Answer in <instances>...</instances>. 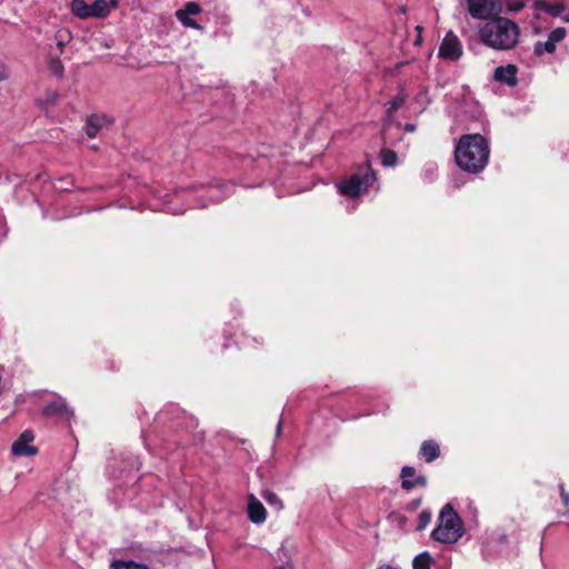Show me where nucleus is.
<instances>
[{
    "label": "nucleus",
    "mask_w": 569,
    "mask_h": 569,
    "mask_svg": "<svg viewBox=\"0 0 569 569\" xmlns=\"http://www.w3.org/2000/svg\"><path fill=\"white\" fill-rule=\"evenodd\" d=\"M430 521H431V512L428 510L421 511L418 517L417 529L423 530L430 523Z\"/></svg>",
    "instance_id": "nucleus-31"
},
{
    "label": "nucleus",
    "mask_w": 569,
    "mask_h": 569,
    "mask_svg": "<svg viewBox=\"0 0 569 569\" xmlns=\"http://www.w3.org/2000/svg\"><path fill=\"white\" fill-rule=\"evenodd\" d=\"M403 130L406 132H409V133L415 132L416 131V124H413V123H406L403 126Z\"/></svg>",
    "instance_id": "nucleus-34"
},
{
    "label": "nucleus",
    "mask_w": 569,
    "mask_h": 569,
    "mask_svg": "<svg viewBox=\"0 0 569 569\" xmlns=\"http://www.w3.org/2000/svg\"><path fill=\"white\" fill-rule=\"evenodd\" d=\"M48 63H49V68H50L51 72L54 76L61 78L63 74L64 68H63V64L61 63V61L59 60L58 56L56 58L50 57Z\"/></svg>",
    "instance_id": "nucleus-28"
},
{
    "label": "nucleus",
    "mask_w": 569,
    "mask_h": 569,
    "mask_svg": "<svg viewBox=\"0 0 569 569\" xmlns=\"http://www.w3.org/2000/svg\"><path fill=\"white\" fill-rule=\"evenodd\" d=\"M54 40L58 48V56L62 54L63 48L71 40V32L67 29H59L54 33Z\"/></svg>",
    "instance_id": "nucleus-24"
},
{
    "label": "nucleus",
    "mask_w": 569,
    "mask_h": 569,
    "mask_svg": "<svg viewBox=\"0 0 569 569\" xmlns=\"http://www.w3.org/2000/svg\"><path fill=\"white\" fill-rule=\"evenodd\" d=\"M376 180L375 172L367 163L361 171L342 179L336 187L340 194L356 199L366 193L376 183Z\"/></svg>",
    "instance_id": "nucleus-4"
},
{
    "label": "nucleus",
    "mask_w": 569,
    "mask_h": 569,
    "mask_svg": "<svg viewBox=\"0 0 569 569\" xmlns=\"http://www.w3.org/2000/svg\"><path fill=\"white\" fill-rule=\"evenodd\" d=\"M431 100L429 97V90L427 87H421L419 92L415 96L412 100V104H415V109L418 113L423 112L427 107L430 104Z\"/></svg>",
    "instance_id": "nucleus-22"
},
{
    "label": "nucleus",
    "mask_w": 569,
    "mask_h": 569,
    "mask_svg": "<svg viewBox=\"0 0 569 569\" xmlns=\"http://www.w3.org/2000/svg\"><path fill=\"white\" fill-rule=\"evenodd\" d=\"M261 497L266 500V502L277 511L283 509V501L280 497L272 490L266 489L261 492Z\"/></svg>",
    "instance_id": "nucleus-23"
},
{
    "label": "nucleus",
    "mask_w": 569,
    "mask_h": 569,
    "mask_svg": "<svg viewBox=\"0 0 569 569\" xmlns=\"http://www.w3.org/2000/svg\"><path fill=\"white\" fill-rule=\"evenodd\" d=\"M517 73L518 69L515 64L500 66L495 69L493 79L509 87H515L518 83Z\"/></svg>",
    "instance_id": "nucleus-15"
},
{
    "label": "nucleus",
    "mask_w": 569,
    "mask_h": 569,
    "mask_svg": "<svg viewBox=\"0 0 569 569\" xmlns=\"http://www.w3.org/2000/svg\"><path fill=\"white\" fill-rule=\"evenodd\" d=\"M43 413L46 416H63L69 417L71 415V411L69 410L66 401L63 399H59L56 401H52L44 406Z\"/></svg>",
    "instance_id": "nucleus-19"
},
{
    "label": "nucleus",
    "mask_w": 569,
    "mask_h": 569,
    "mask_svg": "<svg viewBox=\"0 0 569 569\" xmlns=\"http://www.w3.org/2000/svg\"><path fill=\"white\" fill-rule=\"evenodd\" d=\"M139 466H140V465H139V462L134 460V461H132V463H131V469H137V470H138V469H139Z\"/></svg>",
    "instance_id": "nucleus-40"
},
{
    "label": "nucleus",
    "mask_w": 569,
    "mask_h": 569,
    "mask_svg": "<svg viewBox=\"0 0 569 569\" xmlns=\"http://www.w3.org/2000/svg\"><path fill=\"white\" fill-rule=\"evenodd\" d=\"M293 548L295 545L289 539L283 540L280 548L277 550V558L281 561H289ZM277 569H292V566L289 562H287L286 565L278 567Z\"/></svg>",
    "instance_id": "nucleus-21"
},
{
    "label": "nucleus",
    "mask_w": 569,
    "mask_h": 569,
    "mask_svg": "<svg viewBox=\"0 0 569 569\" xmlns=\"http://www.w3.org/2000/svg\"><path fill=\"white\" fill-rule=\"evenodd\" d=\"M200 12V4L194 1H189L183 8L176 11V18L186 28L201 30L202 27L193 19V17L198 16Z\"/></svg>",
    "instance_id": "nucleus-9"
},
{
    "label": "nucleus",
    "mask_w": 569,
    "mask_h": 569,
    "mask_svg": "<svg viewBox=\"0 0 569 569\" xmlns=\"http://www.w3.org/2000/svg\"><path fill=\"white\" fill-rule=\"evenodd\" d=\"M281 426H282V420L280 419L278 425H277V436H279L280 432H281Z\"/></svg>",
    "instance_id": "nucleus-39"
},
{
    "label": "nucleus",
    "mask_w": 569,
    "mask_h": 569,
    "mask_svg": "<svg viewBox=\"0 0 569 569\" xmlns=\"http://www.w3.org/2000/svg\"><path fill=\"white\" fill-rule=\"evenodd\" d=\"M455 158L457 164L466 172L482 171L489 160L487 140L478 133L462 136L456 144Z\"/></svg>",
    "instance_id": "nucleus-2"
},
{
    "label": "nucleus",
    "mask_w": 569,
    "mask_h": 569,
    "mask_svg": "<svg viewBox=\"0 0 569 569\" xmlns=\"http://www.w3.org/2000/svg\"><path fill=\"white\" fill-rule=\"evenodd\" d=\"M63 182H64L63 180H60V181H59V183H60V184H56V189H57V190H60V191H68V190H69V187H68V186H69L70 183L64 184Z\"/></svg>",
    "instance_id": "nucleus-33"
},
{
    "label": "nucleus",
    "mask_w": 569,
    "mask_h": 569,
    "mask_svg": "<svg viewBox=\"0 0 569 569\" xmlns=\"http://www.w3.org/2000/svg\"><path fill=\"white\" fill-rule=\"evenodd\" d=\"M401 487L405 490H411L416 487H426L427 478L422 475H416L412 467L406 466L401 469Z\"/></svg>",
    "instance_id": "nucleus-14"
},
{
    "label": "nucleus",
    "mask_w": 569,
    "mask_h": 569,
    "mask_svg": "<svg viewBox=\"0 0 569 569\" xmlns=\"http://www.w3.org/2000/svg\"><path fill=\"white\" fill-rule=\"evenodd\" d=\"M469 14L478 20L489 21L502 12L500 0H466Z\"/></svg>",
    "instance_id": "nucleus-7"
},
{
    "label": "nucleus",
    "mask_w": 569,
    "mask_h": 569,
    "mask_svg": "<svg viewBox=\"0 0 569 569\" xmlns=\"http://www.w3.org/2000/svg\"><path fill=\"white\" fill-rule=\"evenodd\" d=\"M416 29H417L418 33H419V34H421L422 28H421L420 26H418ZM420 41H421V38H420V36H418V38H417V40L415 41V43H416V44H419V43H420Z\"/></svg>",
    "instance_id": "nucleus-38"
},
{
    "label": "nucleus",
    "mask_w": 569,
    "mask_h": 569,
    "mask_svg": "<svg viewBox=\"0 0 569 569\" xmlns=\"http://www.w3.org/2000/svg\"><path fill=\"white\" fill-rule=\"evenodd\" d=\"M192 189L197 198V203L193 207L206 208L210 203H218L229 197L233 192L234 186L213 179L208 183L192 187Z\"/></svg>",
    "instance_id": "nucleus-5"
},
{
    "label": "nucleus",
    "mask_w": 569,
    "mask_h": 569,
    "mask_svg": "<svg viewBox=\"0 0 569 569\" xmlns=\"http://www.w3.org/2000/svg\"><path fill=\"white\" fill-rule=\"evenodd\" d=\"M562 21L569 22V12L566 14V17H562Z\"/></svg>",
    "instance_id": "nucleus-41"
},
{
    "label": "nucleus",
    "mask_w": 569,
    "mask_h": 569,
    "mask_svg": "<svg viewBox=\"0 0 569 569\" xmlns=\"http://www.w3.org/2000/svg\"><path fill=\"white\" fill-rule=\"evenodd\" d=\"M7 78L6 69L2 64H0V81H3Z\"/></svg>",
    "instance_id": "nucleus-36"
},
{
    "label": "nucleus",
    "mask_w": 569,
    "mask_h": 569,
    "mask_svg": "<svg viewBox=\"0 0 569 569\" xmlns=\"http://www.w3.org/2000/svg\"><path fill=\"white\" fill-rule=\"evenodd\" d=\"M408 99L405 87H400L398 93L386 103V118L391 121L395 112L402 108Z\"/></svg>",
    "instance_id": "nucleus-17"
},
{
    "label": "nucleus",
    "mask_w": 569,
    "mask_h": 569,
    "mask_svg": "<svg viewBox=\"0 0 569 569\" xmlns=\"http://www.w3.org/2000/svg\"><path fill=\"white\" fill-rule=\"evenodd\" d=\"M118 6V0H94L87 3L84 0H72L70 2L71 13L79 19L104 18Z\"/></svg>",
    "instance_id": "nucleus-6"
},
{
    "label": "nucleus",
    "mask_w": 569,
    "mask_h": 569,
    "mask_svg": "<svg viewBox=\"0 0 569 569\" xmlns=\"http://www.w3.org/2000/svg\"><path fill=\"white\" fill-rule=\"evenodd\" d=\"M6 237V229H4V222L0 218V240Z\"/></svg>",
    "instance_id": "nucleus-35"
},
{
    "label": "nucleus",
    "mask_w": 569,
    "mask_h": 569,
    "mask_svg": "<svg viewBox=\"0 0 569 569\" xmlns=\"http://www.w3.org/2000/svg\"><path fill=\"white\" fill-rule=\"evenodd\" d=\"M481 43L498 51L513 49L519 42V26L511 19L495 17L478 29Z\"/></svg>",
    "instance_id": "nucleus-1"
},
{
    "label": "nucleus",
    "mask_w": 569,
    "mask_h": 569,
    "mask_svg": "<svg viewBox=\"0 0 569 569\" xmlns=\"http://www.w3.org/2000/svg\"><path fill=\"white\" fill-rule=\"evenodd\" d=\"M177 200H179L178 194H176L172 199H170L168 202H166L162 210H164L169 213H172V214L183 213L186 211L184 208H177V207L172 206V203Z\"/></svg>",
    "instance_id": "nucleus-30"
},
{
    "label": "nucleus",
    "mask_w": 569,
    "mask_h": 569,
    "mask_svg": "<svg viewBox=\"0 0 569 569\" xmlns=\"http://www.w3.org/2000/svg\"><path fill=\"white\" fill-rule=\"evenodd\" d=\"M507 12H519L526 7V0H503Z\"/></svg>",
    "instance_id": "nucleus-29"
},
{
    "label": "nucleus",
    "mask_w": 569,
    "mask_h": 569,
    "mask_svg": "<svg viewBox=\"0 0 569 569\" xmlns=\"http://www.w3.org/2000/svg\"><path fill=\"white\" fill-rule=\"evenodd\" d=\"M419 456L430 463L440 456V447L435 440H426L420 446Z\"/></svg>",
    "instance_id": "nucleus-18"
},
{
    "label": "nucleus",
    "mask_w": 569,
    "mask_h": 569,
    "mask_svg": "<svg viewBox=\"0 0 569 569\" xmlns=\"http://www.w3.org/2000/svg\"><path fill=\"white\" fill-rule=\"evenodd\" d=\"M560 496H561V499H562V502L566 507L569 506V492H567L563 488V486L561 485L560 486Z\"/></svg>",
    "instance_id": "nucleus-32"
},
{
    "label": "nucleus",
    "mask_w": 569,
    "mask_h": 569,
    "mask_svg": "<svg viewBox=\"0 0 569 569\" xmlns=\"http://www.w3.org/2000/svg\"><path fill=\"white\" fill-rule=\"evenodd\" d=\"M33 439V433L30 430L23 431L20 437L12 443V455L16 457L34 456L38 450L34 446H32Z\"/></svg>",
    "instance_id": "nucleus-12"
},
{
    "label": "nucleus",
    "mask_w": 569,
    "mask_h": 569,
    "mask_svg": "<svg viewBox=\"0 0 569 569\" xmlns=\"http://www.w3.org/2000/svg\"><path fill=\"white\" fill-rule=\"evenodd\" d=\"M381 163L385 167H393L397 163V153L389 149H382L380 152Z\"/></svg>",
    "instance_id": "nucleus-27"
},
{
    "label": "nucleus",
    "mask_w": 569,
    "mask_h": 569,
    "mask_svg": "<svg viewBox=\"0 0 569 569\" xmlns=\"http://www.w3.org/2000/svg\"><path fill=\"white\" fill-rule=\"evenodd\" d=\"M106 116L94 114L87 120L86 132L89 137L93 138L98 134L99 130L108 124Z\"/></svg>",
    "instance_id": "nucleus-20"
},
{
    "label": "nucleus",
    "mask_w": 569,
    "mask_h": 569,
    "mask_svg": "<svg viewBox=\"0 0 569 569\" xmlns=\"http://www.w3.org/2000/svg\"><path fill=\"white\" fill-rule=\"evenodd\" d=\"M377 569H399V568L391 566V565L383 563V565L378 566Z\"/></svg>",
    "instance_id": "nucleus-37"
},
{
    "label": "nucleus",
    "mask_w": 569,
    "mask_h": 569,
    "mask_svg": "<svg viewBox=\"0 0 569 569\" xmlns=\"http://www.w3.org/2000/svg\"><path fill=\"white\" fill-rule=\"evenodd\" d=\"M508 543V535L500 529H496L486 537L482 542V551L487 555L499 553L507 548Z\"/></svg>",
    "instance_id": "nucleus-8"
},
{
    "label": "nucleus",
    "mask_w": 569,
    "mask_h": 569,
    "mask_svg": "<svg viewBox=\"0 0 569 569\" xmlns=\"http://www.w3.org/2000/svg\"><path fill=\"white\" fill-rule=\"evenodd\" d=\"M432 557L428 552H421L412 561L413 569H431Z\"/></svg>",
    "instance_id": "nucleus-25"
},
{
    "label": "nucleus",
    "mask_w": 569,
    "mask_h": 569,
    "mask_svg": "<svg viewBox=\"0 0 569 569\" xmlns=\"http://www.w3.org/2000/svg\"><path fill=\"white\" fill-rule=\"evenodd\" d=\"M567 36V30L562 27H558L553 29L549 34L547 41H538L535 44L533 51L537 56H542L543 53H553L556 51L557 44L561 42Z\"/></svg>",
    "instance_id": "nucleus-11"
},
{
    "label": "nucleus",
    "mask_w": 569,
    "mask_h": 569,
    "mask_svg": "<svg viewBox=\"0 0 569 569\" xmlns=\"http://www.w3.org/2000/svg\"><path fill=\"white\" fill-rule=\"evenodd\" d=\"M465 535L461 518L451 505H446L439 512L438 525L431 532V538L441 543H456Z\"/></svg>",
    "instance_id": "nucleus-3"
},
{
    "label": "nucleus",
    "mask_w": 569,
    "mask_h": 569,
    "mask_svg": "<svg viewBox=\"0 0 569 569\" xmlns=\"http://www.w3.org/2000/svg\"><path fill=\"white\" fill-rule=\"evenodd\" d=\"M110 569H150L147 565L137 561H113Z\"/></svg>",
    "instance_id": "nucleus-26"
},
{
    "label": "nucleus",
    "mask_w": 569,
    "mask_h": 569,
    "mask_svg": "<svg viewBox=\"0 0 569 569\" xmlns=\"http://www.w3.org/2000/svg\"><path fill=\"white\" fill-rule=\"evenodd\" d=\"M462 54V44L453 32H448L440 47L439 56L448 60H458Z\"/></svg>",
    "instance_id": "nucleus-10"
},
{
    "label": "nucleus",
    "mask_w": 569,
    "mask_h": 569,
    "mask_svg": "<svg viewBox=\"0 0 569 569\" xmlns=\"http://www.w3.org/2000/svg\"><path fill=\"white\" fill-rule=\"evenodd\" d=\"M247 515L254 525H262L267 520V509L254 495L248 496Z\"/></svg>",
    "instance_id": "nucleus-13"
},
{
    "label": "nucleus",
    "mask_w": 569,
    "mask_h": 569,
    "mask_svg": "<svg viewBox=\"0 0 569 569\" xmlns=\"http://www.w3.org/2000/svg\"><path fill=\"white\" fill-rule=\"evenodd\" d=\"M533 8L539 11H543L548 14H550L553 18H561L566 17V6L561 2H549L546 0H536L533 2Z\"/></svg>",
    "instance_id": "nucleus-16"
}]
</instances>
